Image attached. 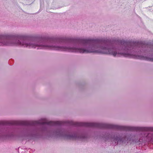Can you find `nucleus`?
<instances>
[{
  "instance_id": "obj_1",
  "label": "nucleus",
  "mask_w": 153,
  "mask_h": 153,
  "mask_svg": "<svg viewBox=\"0 0 153 153\" xmlns=\"http://www.w3.org/2000/svg\"><path fill=\"white\" fill-rule=\"evenodd\" d=\"M100 40L97 39H81L80 40L81 43L84 45H89V47L87 49H84L81 48H62L54 46L52 47L53 50L68 51L70 52H79L80 53H91L97 52V51L95 50V47L91 46V44L94 43H98Z\"/></svg>"
},
{
  "instance_id": "obj_2",
  "label": "nucleus",
  "mask_w": 153,
  "mask_h": 153,
  "mask_svg": "<svg viewBox=\"0 0 153 153\" xmlns=\"http://www.w3.org/2000/svg\"><path fill=\"white\" fill-rule=\"evenodd\" d=\"M99 137L103 139L105 141L111 142L114 146L128 143L131 140V137L129 135L122 137L120 135H117L113 136L107 131L103 132L101 135H100Z\"/></svg>"
},
{
  "instance_id": "obj_3",
  "label": "nucleus",
  "mask_w": 153,
  "mask_h": 153,
  "mask_svg": "<svg viewBox=\"0 0 153 153\" xmlns=\"http://www.w3.org/2000/svg\"><path fill=\"white\" fill-rule=\"evenodd\" d=\"M103 51H102L101 53L104 54H110L114 56H116L117 55L118 56L119 53H117L115 50L113 49H108L106 48L103 49Z\"/></svg>"
},
{
  "instance_id": "obj_4",
  "label": "nucleus",
  "mask_w": 153,
  "mask_h": 153,
  "mask_svg": "<svg viewBox=\"0 0 153 153\" xmlns=\"http://www.w3.org/2000/svg\"><path fill=\"white\" fill-rule=\"evenodd\" d=\"M36 46H37L31 43L29 44H25V47H27L28 46L29 48H35Z\"/></svg>"
},
{
  "instance_id": "obj_5",
  "label": "nucleus",
  "mask_w": 153,
  "mask_h": 153,
  "mask_svg": "<svg viewBox=\"0 0 153 153\" xmlns=\"http://www.w3.org/2000/svg\"><path fill=\"white\" fill-rule=\"evenodd\" d=\"M16 44L18 45H20L21 44L20 41L19 40H18L17 43H16Z\"/></svg>"
},
{
  "instance_id": "obj_6",
  "label": "nucleus",
  "mask_w": 153,
  "mask_h": 153,
  "mask_svg": "<svg viewBox=\"0 0 153 153\" xmlns=\"http://www.w3.org/2000/svg\"><path fill=\"white\" fill-rule=\"evenodd\" d=\"M123 44H124V45L127 44V45H128V43H127L126 42H124L123 43Z\"/></svg>"
},
{
  "instance_id": "obj_7",
  "label": "nucleus",
  "mask_w": 153,
  "mask_h": 153,
  "mask_svg": "<svg viewBox=\"0 0 153 153\" xmlns=\"http://www.w3.org/2000/svg\"><path fill=\"white\" fill-rule=\"evenodd\" d=\"M22 45H24V44H22Z\"/></svg>"
}]
</instances>
